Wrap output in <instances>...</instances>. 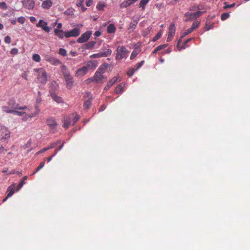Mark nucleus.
Masks as SVG:
<instances>
[{
    "instance_id": "20",
    "label": "nucleus",
    "mask_w": 250,
    "mask_h": 250,
    "mask_svg": "<svg viewBox=\"0 0 250 250\" xmlns=\"http://www.w3.org/2000/svg\"><path fill=\"white\" fill-rule=\"evenodd\" d=\"M96 44V42L90 41L87 43L83 45L82 48L83 49H93Z\"/></svg>"
},
{
    "instance_id": "9",
    "label": "nucleus",
    "mask_w": 250,
    "mask_h": 250,
    "mask_svg": "<svg viewBox=\"0 0 250 250\" xmlns=\"http://www.w3.org/2000/svg\"><path fill=\"white\" fill-rule=\"evenodd\" d=\"M44 59L46 61L54 65H58L62 63V62L60 60L49 55H45Z\"/></svg>"
},
{
    "instance_id": "8",
    "label": "nucleus",
    "mask_w": 250,
    "mask_h": 250,
    "mask_svg": "<svg viewBox=\"0 0 250 250\" xmlns=\"http://www.w3.org/2000/svg\"><path fill=\"white\" fill-rule=\"evenodd\" d=\"M111 53V49H107L105 51L100 52L98 53L93 54L90 56V58L91 59H95L102 57H106L107 56H110Z\"/></svg>"
},
{
    "instance_id": "35",
    "label": "nucleus",
    "mask_w": 250,
    "mask_h": 250,
    "mask_svg": "<svg viewBox=\"0 0 250 250\" xmlns=\"http://www.w3.org/2000/svg\"><path fill=\"white\" fill-rule=\"evenodd\" d=\"M200 24V22L198 21H195L193 22L191 26V28L192 29V30L193 31L194 29H195L196 28H197L199 25Z\"/></svg>"
},
{
    "instance_id": "45",
    "label": "nucleus",
    "mask_w": 250,
    "mask_h": 250,
    "mask_svg": "<svg viewBox=\"0 0 250 250\" xmlns=\"http://www.w3.org/2000/svg\"><path fill=\"white\" fill-rule=\"evenodd\" d=\"M134 71L135 69L134 68H130L127 72V75L129 77H131L133 75Z\"/></svg>"
},
{
    "instance_id": "2",
    "label": "nucleus",
    "mask_w": 250,
    "mask_h": 250,
    "mask_svg": "<svg viewBox=\"0 0 250 250\" xmlns=\"http://www.w3.org/2000/svg\"><path fill=\"white\" fill-rule=\"evenodd\" d=\"M128 51L124 46H119L117 48L116 60H120L123 58H126L128 56Z\"/></svg>"
},
{
    "instance_id": "50",
    "label": "nucleus",
    "mask_w": 250,
    "mask_h": 250,
    "mask_svg": "<svg viewBox=\"0 0 250 250\" xmlns=\"http://www.w3.org/2000/svg\"><path fill=\"white\" fill-rule=\"evenodd\" d=\"M49 150V148L47 147H44V148H43L42 149H41L40 150H39V151H38L37 153H36V155H38L40 153H43L45 151H47Z\"/></svg>"
},
{
    "instance_id": "49",
    "label": "nucleus",
    "mask_w": 250,
    "mask_h": 250,
    "mask_svg": "<svg viewBox=\"0 0 250 250\" xmlns=\"http://www.w3.org/2000/svg\"><path fill=\"white\" fill-rule=\"evenodd\" d=\"M144 61H142L138 63L136 65V70H138L139 68H140L141 66L144 64Z\"/></svg>"
},
{
    "instance_id": "15",
    "label": "nucleus",
    "mask_w": 250,
    "mask_h": 250,
    "mask_svg": "<svg viewBox=\"0 0 250 250\" xmlns=\"http://www.w3.org/2000/svg\"><path fill=\"white\" fill-rule=\"evenodd\" d=\"M98 66V62L96 60H90L86 62L85 66L88 70L89 69L94 70Z\"/></svg>"
},
{
    "instance_id": "13",
    "label": "nucleus",
    "mask_w": 250,
    "mask_h": 250,
    "mask_svg": "<svg viewBox=\"0 0 250 250\" xmlns=\"http://www.w3.org/2000/svg\"><path fill=\"white\" fill-rule=\"evenodd\" d=\"M91 34V31H87L84 33L81 36V37L78 39L77 42L79 43H83L87 42L89 39Z\"/></svg>"
},
{
    "instance_id": "47",
    "label": "nucleus",
    "mask_w": 250,
    "mask_h": 250,
    "mask_svg": "<svg viewBox=\"0 0 250 250\" xmlns=\"http://www.w3.org/2000/svg\"><path fill=\"white\" fill-rule=\"evenodd\" d=\"M9 174H18L20 176L22 175V173L21 171H17L15 170H12L10 171Z\"/></svg>"
},
{
    "instance_id": "19",
    "label": "nucleus",
    "mask_w": 250,
    "mask_h": 250,
    "mask_svg": "<svg viewBox=\"0 0 250 250\" xmlns=\"http://www.w3.org/2000/svg\"><path fill=\"white\" fill-rule=\"evenodd\" d=\"M134 3L133 0H125L123 1L120 5L121 8L127 7Z\"/></svg>"
},
{
    "instance_id": "48",
    "label": "nucleus",
    "mask_w": 250,
    "mask_h": 250,
    "mask_svg": "<svg viewBox=\"0 0 250 250\" xmlns=\"http://www.w3.org/2000/svg\"><path fill=\"white\" fill-rule=\"evenodd\" d=\"M0 8L2 9L6 10L7 9V6L5 2H0Z\"/></svg>"
},
{
    "instance_id": "58",
    "label": "nucleus",
    "mask_w": 250,
    "mask_h": 250,
    "mask_svg": "<svg viewBox=\"0 0 250 250\" xmlns=\"http://www.w3.org/2000/svg\"><path fill=\"white\" fill-rule=\"evenodd\" d=\"M69 55H71L72 57H75L78 55V53L76 51H71L69 53Z\"/></svg>"
},
{
    "instance_id": "43",
    "label": "nucleus",
    "mask_w": 250,
    "mask_h": 250,
    "mask_svg": "<svg viewBox=\"0 0 250 250\" xmlns=\"http://www.w3.org/2000/svg\"><path fill=\"white\" fill-rule=\"evenodd\" d=\"M167 45H168L167 44H162V45H159L156 48L157 51H159L162 50L163 49H164L166 47H167Z\"/></svg>"
},
{
    "instance_id": "53",
    "label": "nucleus",
    "mask_w": 250,
    "mask_h": 250,
    "mask_svg": "<svg viewBox=\"0 0 250 250\" xmlns=\"http://www.w3.org/2000/svg\"><path fill=\"white\" fill-rule=\"evenodd\" d=\"M24 182H23V180H21L19 184V185H18V187H17V190H19V189H20L23 186V185L24 184Z\"/></svg>"
},
{
    "instance_id": "40",
    "label": "nucleus",
    "mask_w": 250,
    "mask_h": 250,
    "mask_svg": "<svg viewBox=\"0 0 250 250\" xmlns=\"http://www.w3.org/2000/svg\"><path fill=\"white\" fill-rule=\"evenodd\" d=\"M74 10L72 8H69L66 10L64 12L65 14L66 15H72L74 14Z\"/></svg>"
},
{
    "instance_id": "17",
    "label": "nucleus",
    "mask_w": 250,
    "mask_h": 250,
    "mask_svg": "<svg viewBox=\"0 0 250 250\" xmlns=\"http://www.w3.org/2000/svg\"><path fill=\"white\" fill-rule=\"evenodd\" d=\"M53 5V2L51 0H43L42 4V7L44 9H49Z\"/></svg>"
},
{
    "instance_id": "16",
    "label": "nucleus",
    "mask_w": 250,
    "mask_h": 250,
    "mask_svg": "<svg viewBox=\"0 0 250 250\" xmlns=\"http://www.w3.org/2000/svg\"><path fill=\"white\" fill-rule=\"evenodd\" d=\"M88 72V70L85 66L78 69L76 72V77H82L85 75Z\"/></svg>"
},
{
    "instance_id": "52",
    "label": "nucleus",
    "mask_w": 250,
    "mask_h": 250,
    "mask_svg": "<svg viewBox=\"0 0 250 250\" xmlns=\"http://www.w3.org/2000/svg\"><path fill=\"white\" fill-rule=\"evenodd\" d=\"M192 31H193V30H192V29L191 28L188 29L184 32V35L181 37H183L185 36L188 35V34L191 33Z\"/></svg>"
},
{
    "instance_id": "10",
    "label": "nucleus",
    "mask_w": 250,
    "mask_h": 250,
    "mask_svg": "<svg viewBox=\"0 0 250 250\" xmlns=\"http://www.w3.org/2000/svg\"><path fill=\"white\" fill-rule=\"evenodd\" d=\"M0 136H2L1 140L8 139L10 137V132L5 126H1L0 128Z\"/></svg>"
},
{
    "instance_id": "59",
    "label": "nucleus",
    "mask_w": 250,
    "mask_h": 250,
    "mask_svg": "<svg viewBox=\"0 0 250 250\" xmlns=\"http://www.w3.org/2000/svg\"><path fill=\"white\" fill-rule=\"evenodd\" d=\"M83 0H80L79 1H78L77 3V5L78 6V7H81L82 6V5H83Z\"/></svg>"
},
{
    "instance_id": "11",
    "label": "nucleus",
    "mask_w": 250,
    "mask_h": 250,
    "mask_svg": "<svg viewBox=\"0 0 250 250\" xmlns=\"http://www.w3.org/2000/svg\"><path fill=\"white\" fill-rule=\"evenodd\" d=\"M80 34V29L78 28H75L73 30L64 32V36L66 38L71 37H77Z\"/></svg>"
},
{
    "instance_id": "1",
    "label": "nucleus",
    "mask_w": 250,
    "mask_h": 250,
    "mask_svg": "<svg viewBox=\"0 0 250 250\" xmlns=\"http://www.w3.org/2000/svg\"><path fill=\"white\" fill-rule=\"evenodd\" d=\"M62 70L63 72V77L64 78L66 87L68 89H71L73 85V77L70 75L69 72L67 70L66 67L65 65L62 66Z\"/></svg>"
},
{
    "instance_id": "30",
    "label": "nucleus",
    "mask_w": 250,
    "mask_h": 250,
    "mask_svg": "<svg viewBox=\"0 0 250 250\" xmlns=\"http://www.w3.org/2000/svg\"><path fill=\"white\" fill-rule=\"evenodd\" d=\"M137 24V21H136L131 22L129 23L128 29L130 30V31H133L135 28Z\"/></svg>"
},
{
    "instance_id": "12",
    "label": "nucleus",
    "mask_w": 250,
    "mask_h": 250,
    "mask_svg": "<svg viewBox=\"0 0 250 250\" xmlns=\"http://www.w3.org/2000/svg\"><path fill=\"white\" fill-rule=\"evenodd\" d=\"M21 3L24 8L29 10H32L35 7V3L33 0H22Z\"/></svg>"
},
{
    "instance_id": "54",
    "label": "nucleus",
    "mask_w": 250,
    "mask_h": 250,
    "mask_svg": "<svg viewBox=\"0 0 250 250\" xmlns=\"http://www.w3.org/2000/svg\"><path fill=\"white\" fill-rule=\"evenodd\" d=\"M235 3H232L231 4H227L223 7V8L224 9H226L228 8H231V7H234L235 6Z\"/></svg>"
},
{
    "instance_id": "4",
    "label": "nucleus",
    "mask_w": 250,
    "mask_h": 250,
    "mask_svg": "<svg viewBox=\"0 0 250 250\" xmlns=\"http://www.w3.org/2000/svg\"><path fill=\"white\" fill-rule=\"evenodd\" d=\"M35 71L38 73V80L42 83H45L47 80V73L45 70L41 68L39 69H36Z\"/></svg>"
},
{
    "instance_id": "44",
    "label": "nucleus",
    "mask_w": 250,
    "mask_h": 250,
    "mask_svg": "<svg viewBox=\"0 0 250 250\" xmlns=\"http://www.w3.org/2000/svg\"><path fill=\"white\" fill-rule=\"evenodd\" d=\"M138 54V52L137 50H133V51L132 52L131 56H130V59L133 60L134 58H135L136 56Z\"/></svg>"
},
{
    "instance_id": "28",
    "label": "nucleus",
    "mask_w": 250,
    "mask_h": 250,
    "mask_svg": "<svg viewBox=\"0 0 250 250\" xmlns=\"http://www.w3.org/2000/svg\"><path fill=\"white\" fill-rule=\"evenodd\" d=\"M150 0H141L140 2L139 6L142 10H145L146 5L147 4Z\"/></svg>"
},
{
    "instance_id": "23",
    "label": "nucleus",
    "mask_w": 250,
    "mask_h": 250,
    "mask_svg": "<svg viewBox=\"0 0 250 250\" xmlns=\"http://www.w3.org/2000/svg\"><path fill=\"white\" fill-rule=\"evenodd\" d=\"M54 31L55 35L57 36L60 39H63L64 36L65 32L59 29H55Z\"/></svg>"
},
{
    "instance_id": "55",
    "label": "nucleus",
    "mask_w": 250,
    "mask_h": 250,
    "mask_svg": "<svg viewBox=\"0 0 250 250\" xmlns=\"http://www.w3.org/2000/svg\"><path fill=\"white\" fill-rule=\"evenodd\" d=\"M18 50L16 48H12L10 52L11 54H13V55L17 54L18 53Z\"/></svg>"
},
{
    "instance_id": "24",
    "label": "nucleus",
    "mask_w": 250,
    "mask_h": 250,
    "mask_svg": "<svg viewBox=\"0 0 250 250\" xmlns=\"http://www.w3.org/2000/svg\"><path fill=\"white\" fill-rule=\"evenodd\" d=\"M168 30V35H169V36H174L175 34V27L174 23H171L170 24Z\"/></svg>"
},
{
    "instance_id": "51",
    "label": "nucleus",
    "mask_w": 250,
    "mask_h": 250,
    "mask_svg": "<svg viewBox=\"0 0 250 250\" xmlns=\"http://www.w3.org/2000/svg\"><path fill=\"white\" fill-rule=\"evenodd\" d=\"M25 18L23 17H20L18 19V21L21 24H23L25 22Z\"/></svg>"
},
{
    "instance_id": "3",
    "label": "nucleus",
    "mask_w": 250,
    "mask_h": 250,
    "mask_svg": "<svg viewBox=\"0 0 250 250\" xmlns=\"http://www.w3.org/2000/svg\"><path fill=\"white\" fill-rule=\"evenodd\" d=\"M106 67L103 65L100 66L95 73L93 81L101 83L104 76L103 74L105 72Z\"/></svg>"
},
{
    "instance_id": "25",
    "label": "nucleus",
    "mask_w": 250,
    "mask_h": 250,
    "mask_svg": "<svg viewBox=\"0 0 250 250\" xmlns=\"http://www.w3.org/2000/svg\"><path fill=\"white\" fill-rule=\"evenodd\" d=\"M116 27L115 25L112 24H109L107 27V32L108 33L111 34V33H114L116 31Z\"/></svg>"
},
{
    "instance_id": "63",
    "label": "nucleus",
    "mask_w": 250,
    "mask_h": 250,
    "mask_svg": "<svg viewBox=\"0 0 250 250\" xmlns=\"http://www.w3.org/2000/svg\"><path fill=\"white\" fill-rule=\"evenodd\" d=\"M30 21L31 22H34L36 21V19L34 17H30Z\"/></svg>"
},
{
    "instance_id": "31",
    "label": "nucleus",
    "mask_w": 250,
    "mask_h": 250,
    "mask_svg": "<svg viewBox=\"0 0 250 250\" xmlns=\"http://www.w3.org/2000/svg\"><path fill=\"white\" fill-rule=\"evenodd\" d=\"M91 105V100L89 99L88 100L85 101L83 104V107L84 109H88L90 108Z\"/></svg>"
},
{
    "instance_id": "61",
    "label": "nucleus",
    "mask_w": 250,
    "mask_h": 250,
    "mask_svg": "<svg viewBox=\"0 0 250 250\" xmlns=\"http://www.w3.org/2000/svg\"><path fill=\"white\" fill-rule=\"evenodd\" d=\"M6 151L2 146L0 147V154L3 152H5Z\"/></svg>"
},
{
    "instance_id": "37",
    "label": "nucleus",
    "mask_w": 250,
    "mask_h": 250,
    "mask_svg": "<svg viewBox=\"0 0 250 250\" xmlns=\"http://www.w3.org/2000/svg\"><path fill=\"white\" fill-rule=\"evenodd\" d=\"M105 6V4L104 2H99L96 6L97 9L99 10H103V8Z\"/></svg>"
},
{
    "instance_id": "7",
    "label": "nucleus",
    "mask_w": 250,
    "mask_h": 250,
    "mask_svg": "<svg viewBox=\"0 0 250 250\" xmlns=\"http://www.w3.org/2000/svg\"><path fill=\"white\" fill-rule=\"evenodd\" d=\"M47 125L49 126L50 131L54 133L57 129V123L53 117H49L46 120Z\"/></svg>"
},
{
    "instance_id": "60",
    "label": "nucleus",
    "mask_w": 250,
    "mask_h": 250,
    "mask_svg": "<svg viewBox=\"0 0 250 250\" xmlns=\"http://www.w3.org/2000/svg\"><path fill=\"white\" fill-rule=\"evenodd\" d=\"M101 35V32L99 31H97L95 32L94 33V35L96 36V37H99L100 36V35Z\"/></svg>"
},
{
    "instance_id": "14",
    "label": "nucleus",
    "mask_w": 250,
    "mask_h": 250,
    "mask_svg": "<svg viewBox=\"0 0 250 250\" xmlns=\"http://www.w3.org/2000/svg\"><path fill=\"white\" fill-rule=\"evenodd\" d=\"M36 26L41 27L45 32L48 33L50 31V28L47 26V23L42 20H40L39 22L36 24Z\"/></svg>"
},
{
    "instance_id": "5",
    "label": "nucleus",
    "mask_w": 250,
    "mask_h": 250,
    "mask_svg": "<svg viewBox=\"0 0 250 250\" xmlns=\"http://www.w3.org/2000/svg\"><path fill=\"white\" fill-rule=\"evenodd\" d=\"M205 12L197 11L194 13L187 12L185 14V17L186 18L185 21H192L200 17Z\"/></svg>"
},
{
    "instance_id": "62",
    "label": "nucleus",
    "mask_w": 250,
    "mask_h": 250,
    "mask_svg": "<svg viewBox=\"0 0 250 250\" xmlns=\"http://www.w3.org/2000/svg\"><path fill=\"white\" fill-rule=\"evenodd\" d=\"M213 27V25H209L208 26V25L207 24H206V30H210V29H211Z\"/></svg>"
},
{
    "instance_id": "32",
    "label": "nucleus",
    "mask_w": 250,
    "mask_h": 250,
    "mask_svg": "<svg viewBox=\"0 0 250 250\" xmlns=\"http://www.w3.org/2000/svg\"><path fill=\"white\" fill-rule=\"evenodd\" d=\"M45 164L44 162H42L40 164V166L37 168L36 170L31 175V176H32L34 175L35 173H36L37 172H38L41 168H42Z\"/></svg>"
},
{
    "instance_id": "27",
    "label": "nucleus",
    "mask_w": 250,
    "mask_h": 250,
    "mask_svg": "<svg viewBox=\"0 0 250 250\" xmlns=\"http://www.w3.org/2000/svg\"><path fill=\"white\" fill-rule=\"evenodd\" d=\"M8 197H11L14 193V185L10 186L7 188Z\"/></svg>"
},
{
    "instance_id": "33",
    "label": "nucleus",
    "mask_w": 250,
    "mask_h": 250,
    "mask_svg": "<svg viewBox=\"0 0 250 250\" xmlns=\"http://www.w3.org/2000/svg\"><path fill=\"white\" fill-rule=\"evenodd\" d=\"M33 60L36 62H40L41 61V57L38 54H34L32 56Z\"/></svg>"
},
{
    "instance_id": "57",
    "label": "nucleus",
    "mask_w": 250,
    "mask_h": 250,
    "mask_svg": "<svg viewBox=\"0 0 250 250\" xmlns=\"http://www.w3.org/2000/svg\"><path fill=\"white\" fill-rule=\"evenodd\" d=\"M93 3V0H86V5L87 6H90Z\"/></svg>"
},
{
    "instance_id": "41",
    "label": "nucleus",
    "mask_w": 250,
    "mask_h": 250,
    "mask_svg": "<svg viewBox=\"0 0 250 250\" xmlns=\"http://www.w3.org/2000/svg\"><path fill=\"white\" fill-rule=\"evenodd\" d=\"M59 54L62 56H65L67 55V52L65 49L60 48L59 50Z\"/></svg>"
},
{
    "instance_id": "64",
    "label": "nucleus",
    "mask_w": 250,
    "mask_h": 250,
    "mask_svg": "<svg viewBox=\"0 0 250 250\" xmlns=\"http://www.w3.org/2000/svg\"><path fill=\"white\" fill-rule=\"evenodd\" d=\"M53 157V156H52V155L50 157H48L46 158V160L48 162H49L52 160Z\"/></svg>"
},
{
    "instance_id": "46",
    "label": "nucleus",
    "mask_w": 250,
    "mask_h": 250,
    "mask_svg": "<svg viewBox=\"0 0 250 250\" xmlns=\"http://www.w3.org/2000/svg\"><path fill=\"white\" fill-rule=\"evenodd\" d=\"M25 113L24 112H21V111H19L17 110H14L13 114H14L15 115L21 116L24 114Z\"/></svg>"
},
{
    "instance_id": "29",
    "label": "nucleus",
    "mask_w": 250,
    "mask_h": 250,
    "mask_svg": "<svg viewBox=\"0 0 250 250\" xmlns=\"http://www.w3.org/2000/svg\"><path fill=\"white\" fill-rule=\"evenodd\" d=\"M189 11H200L201 10H203L202 8H200V5L197 4H194L191 6L189 9Z\"/></svg>"
},
{
    "instance_id": "39",
    "label": "nucleus",
    "mask_w": 250,
    "mask_h": 250,
    "mask_svg": "<svg viewBox=\"0 0 250 250\" xmlns=\"http://www.w3.org/2000/svg\"><path fill=\"white\" fill-rule=\"evenodd\" d=\"M60 142H61L60 140H58L56 142H55L51 144L50 145H49L48 146L49 149L54 148Z\"/></svg>"
},
{
    "instance_id": "6",
    "label": "nucleus",
    "mask_w": 250,
    "mask_h": 250,
    "mask_svg": "<svg viewBox=\"0 0 250 250\" xmlns=\"http://www.w3.org/2000/svg\"><path fill=\"white\" fill-rule=\"evenodd\" d=\"M7 104L13 110H24L27 108L26 105L21 106L19 104L17 103L14 99L9 100Z\"/></svg>"
},
{
    "instance_id": "56",
    "label": "nucleus",
    "mask_w": 250,
    "mask_h": 250,
    "mask_svg": "<svg viewBox=\"0 0 250 250\" xmlns=\"http://www.w3.org/2000/svg\"><path fill=\"white\" fill-rule=\"evenodd\" d=\"M11 38L8 36H7L6 37H5V39H4V42H6V43H9L11 42Z\"/></svg>"
},
{
    "instance_id": "34",
    "label": "nucleus",
    "mask_w": 250,
    "mask_h": 250,
    "mask_svg": "<svg viewBox=\"0 0 250 250\" xmlns=\"http://www.w3.org/2000/svg\"><path fill=\"white\" fill-rule=\"evenodd\" d=\"M123 91V87L121 86V84L118 85L115 90V92L117 94L121 93Z\"/></svg>"
},
{
    "instance_id": "21",
    "label": "nucleus",
    "mask_w": 250,
    "mask_h": 250,
    "mask_svg": "<svg viewBox=\"0 0 250 250\" xmlns=\"http://www.w3.org/2000/svg\"><path fill=\"white\" fill-rule=\"evenodd\" d=\"M117 79V77H114L109 81L107 85L104 87V90H108L116 82Z\"/></svg>"
},
{
    "instance_id": "36",
    "label": "nucleus",
    "mask_w": 250,
    "mask_h": 250,
    "mask_svg": "<svg viewBox=\"0 0 250 250\" xmlns=\"http://www.w3.org/2000/svg\"><path fill=\"white\" fill-rule=\"evenodd\" d=\"M71 116H74L73 119V125H74L79 120L80 117L77 114H72Z\"/></svg>"
},
{
    "instance_id": "26",
    "label": "nucleus",
    "mask_w": 250,
    "mask_h": 250,
    "mask_svg": "<svg viewBox=\"0 0 250 250\" xmlns=\"http://www.w3.org/2000/svg\"><path fill=\"white\" fill-rule=\"evenodd\" d=\"M14 110H13L11 107L8 105L7 106H3L2 107V111L3 112L6 113H13Z\"/></svg>"
},
{
    "instance_id": "38",
    "label": "nucleus",
    "mask_w": 250,
    "mask_h": 250,
    "mask_svg": "<svg viewBox=\"0 0 250 250\" xmlns=\"http://www.w3.org/2000/svg\"><path fill=\"white\" fill-rule=\"evenodd\" d=\"M229 13H227V12L223 13L221 16V19L222 21H225V20H227L228 18H229Z\"/></svg>"
},
{
    "instance_id": "42",
    "label": "nucleus",
    "mask_w": 250,
    "mask_h": 250,
    "mask_svg": "<svg viewBox=\"0 0 250 250\" xmlns=\"http://www.w3.org/2000/svg\"><path fill=\"white\" fill-rule=\"evenodd\" d=\"M162 36V33H161V32H159L153 38V40H152V41L153 42H156V41H157L160 38V37H161Z\"/></svg>"
},
{
    "instance_id": "22",
    "label": "nucleus",
    "mask_w": 250,
    "mask_h": 250,
    "mask_svg": "<svg viewBox=\"0 0 250 250\" xmlns=\"http://www.w3.org/2000/svg\"><path fill=\"white\" fill-rule=\"evenodd\" d=\"M51 97L53 99L54 101L57 102L58 104H61L63 103V100L62 99L58 96H57L56 94L54 93L51 94Z\"/></svg>"
},
{
    "instance_id": "18",
    "label": "nucleus",
    "mask_w": 250,
    "mask_h": 250,
    "mask_svg": "<svg viewBox=\"0 0 250 250\" xmlns=\"http://www.w3.org/2000/svg\"><path fill=\"white\" fill-rule=\"evenodd\" d=\"M70 118L67 116H64L62 120L63 122L62 126L65 128H68L71 125Z\"/></svg>"
}]
</instances>
